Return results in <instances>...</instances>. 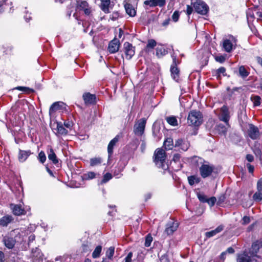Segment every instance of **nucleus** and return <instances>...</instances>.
I'll use <instances>...</instances> for the list:
<instances>
[{
    "label": "nucleus",
    "mask_w": 262,
    "mask_h": 262,
    "mask_svg": "<svg viewBox=\"0 0 262 262\" xmlns=\"http://www.w3.org/2000/svg\"><path fill=\"white\" fill-rule=\"evenodd\" d=\"M193 7L196 12L202 15L206 14L209 10L207 5L200 0H197L194 3Z\"/></svg>",
    "instance_id": "obj_4"
},
{
    "label": "nucleus",
    "mask_w": 262,
    "mask_h": 262,
    "mask_svg": "<svg viewBox=\"0 0 262 262\" xmlns=\"http://www.w3.org/2000/svg\"><path fill=\"white\" fill-rule=\"evenodd\" d=\"M10 207L15 215L20 216L26 213L25 210L20 204H11Z\"/></svg>",
    "instance_id": "obj_12"
},
{
    "label": "nucleus",
    "mask_w": 262,
    "mask_h": 262,
    "mask_svg": "<svg viewBox=\"0 0 262 262\" xmlns=\"http://www.w3.org/2000/svg\"><path fill=\"white\" fill-rule=\"evenodd\" d=\"M226 70L225 68L223 67H220L217 70H216L215 72V74L217 78L220 79L221 75H222L223 76H225L226 75Z\"/></svg>",
    "instance_id": "obj_38"
},
{
    "label": "nucleus",
    "mask_w": 262,
    "mask_h": 262,
    "mask_svg": "<svg viewBox=\"0 0 262 262\" xmlns=\"http://www.w3.org/2000/svg\"><path fill=\"white\" fill-rule=\"evenodd\" d=\"M124 52L126 59H130L135 54V48L128 42H125L123 45Z\"/></svg>",
    "instance_id": "obj_9"
},
{
    "label": "nucleus",
    "mask_w": 262,
    "mask_h": 262,
    "mask_svg": "<svg viewBox=\"0 0 262 262\" xmlns=\"http://www.w3.org/2000/svg\"><path fill=\"white\" fill-rule=\"evenodd\" d=\"M115 248L113 247H110L106 252V256L108 259H111L114 255Z\"/></svg>",
    "instance_id": "obj_44"
},
{
    "label": "nucleus",
    "mask_w": 262,
    "mask_h": 262,
    "mask_svg": "<svg viewBox=\"0 0 262 262\" xmlns=\"http://www.w3.org/2000/svg\"><path fill=\"white\" fill-rule=\"evenodd\" d=\"M224 229V226L223 225H220L217 228H216L214 230H211L210 231L206 232L205 233V236L207 238H210L212 236H215L216 234L221 232Z\"/></svg>",
    "instance_id": "obj_27"
},
{
    "label": "nucleus",
    "mask_w": 262,
    "mask_h": 262,
    "mask_svg": "<svg viewBox=\"0 0 262 262\" xmlns=\"http://www.w3.org/2000/svg\"><path fill=\"white\" fill-rule=\"evenodd\" d=\"M102 251V246H97L93 252L92 253V257L94 258H97L100 257V254Z\"/></svg>",
    "instance_id": "obj_37"
},
{
    "label": "nucleus",
    "mask_w": 262,
    "mask_h": 262,
    "mask_svg": "<svg viewBox=\"0 0 262 262\" xmlns=\"http://www.w3.org/2000/svg\"><path fill=\"white\" fill-rule=\"evenodd\" d=\"M132 257L133 253L132 252H129L124 259L125 262H132Z\"/></svg>",
    "instance_id": "obj_54"
},
{
    "label": "nucleus",
    "mask_w": 262,
    "mask_h": 262,
    "mask_svg": "<svg viewBox=\"0 0 262 262\" xmlns=\"http://www.w3.org/2000/svg\"><path fill=\"white\" fill-rule=\"evenodd\" d=\"M214 58L216 61L221 63L224 62L226 60V57L223 55L215 56Z\"/></svg>",
    "instance_id": "obj_49"
},
{
    "label": "nucleus",
    "mask_w": 262,
    "mask_h": 262,
    "mask_svg": "<svg viewBox=\"0 0 262 262\" xmlns=\"http://www.w3.org/2000/svg\"><path fill=\"white\" fill-rule=\"evenodd\" d=\"M164 146L166 149H171L173 147V140L171 138H167L164 142Z\"/></svg>",
    "instance_id": "obj_33"
},
{
    "label": "nucleus",
    "mask_w": 262,
    "mask_h": 262,
    "mask_svg": "<svg viewBox=\"0 0 262 262\" xmlns=\"http://www.w3.org/2000/svg\"><path fill=\"white\" fill-rule=\"evenodd\" d=\"M219 119L220 121L224 122L228 125L230 118V112L227 105H224L220 109V112L219 115Z\"/></svg>",
    "instance_id": "obj_6"
},
{
    "label": "nucleus",
    "mask_w": 262,
    "mask_h": 262,
    "mask_svg": "<svg viewBox=\"0 0 262 262\" xmlns=\"http://www.w3.org/2000/svg\"><path fill=\"white\" fill-rule=\"evenodd\" d=\"M146 123V119L144 118H141L134 125V132L138 136H142L145 130Z\"/></svg>",
    "instance_id": "obj_5"
},
{
    "label": "nucleus",
    "mask_w": 262,
    "mask_h": 262,
    "mask_svg": "<svg viewBox=\"0 0 262 262\" xmlns=\"http://www.w3.org/2000/svg\"><path fill=\"white\" fill-rule=\"evenodd\" d=\"M191 161V163L196 166H201L202 164L207 163L203 159L197 156L193 157Z\"/></svg>",
    "instance_id": "obj_31"
},
{
    "label": "nucleus",
    "mask_w": 262,
    "mask_h": 262,
    "mask_svg": "<svg viewBox=\"0 0 262 262\" xmlns=\"http://www.w3.org/2000/svg\"><path fill=\"white\" fill-rule=\"evenodd\" d=\"M16 89L19 90H20V91H24V92L27 91V90H29L31 92H33V90L30 89H29L28 88H27V87H24V86H18V87L16 88Z\"/></svg>",
    "instance_id": "obj_57"
},
{
    "label": "nucleus",
    "mask_w": 262,
    "mask_h": 262,
    "mask_svg": "<svg viewBox=\"0 0 262 262\" xmlns=\"http://www.w3.org/2000/svg\"><path fill=\"white\" fill-rule=\"evenodd\" d=\"M152 241V237H151V236L148 235L146 237L145 246L146 247H149Z\"/></svg>",
    "instance_id": "obj_50"
},
{
    "label": "nucleus",
    "mask_w": 262,
    "mask_h": 262,
    "mask_svg": "<svg viewBox=\"0 0 262 262\" xmlns=\"http://www.w3.org/2000/svg\"><path fill=\"white\" fill-rule=\"evenodd\" d=\"M193 11V8L189 5L187 6L186 13L188 15H190Z\"/></svg>",
    "instance_id": "obj_59"
},
{
    "label": "nucleus",
    "mask_w": 262,
    "mask_h": 262,
    "mask_svg": "<svg viewBox=\"0 0 262 262\" xmlns=\"http://www.w3.org/2000/svg\"><path fill=\"white\" fill-rule=\"evenodd\" d=\"M64 126L68 128H71L72 126V123L70 121H66L64 122Z\"/></svg>",
    "instance_id": "obj_62"
},
{
    "label": "nucleus",
    "mask_w": 262,
    "mask_h": 262,
    "mask_svg": "<svg viewBox=\"0 0 262 262\" xmlns=\"http://www.w3.org/2000/svg\"><path fill=\"white\" fill-rule=\"evenodd\" d=\"M166 4L165 0H146L144 2V4L149 6L151 7L159 6L160 7L164 6Z\"/></svg>",
    "instance_id": "obj_15"
},
{
    "label": "nucleus",
    "mask_w": 262,
    "mask_h": 262,
    "mask_svg": "<svg viewBox=\"0 0 262 262\" xmlns=\"http://www.w3.org/2000/svg\"><path fill=\"white\" fill-rule=\"evenodd\" d=\"M231 40L227 39H225L223 43V47L224 50L228 53H230L232 51L233 46V43L236 44L237 41V39L234 37L231 36Z\"/></svg>",
    "instance_id": "obj_10"
},
{
    "label": "nucleus",
    "mask_w": 262,
    "mask_h": 262,
    "mask_svg": "<svg viewBox=\"0 0 262 262\" xmlns=\"http://www.w3.org/2000/svg\"><path fill=\"white\" fill-rule=\"evenodd\" d=\"M168 53L167 50L163 46L158 47L156 49V55L158 57H161Z\"/></svg>",
    "instance_id": "obj_32"
},
{
    "label": "nucleus",
    "mask_w": 262,
    "mask_h": 262,
    "mask_svg": "<svg viewBox=\"0 0 262 262\" xmlns=\"http://www.w3.org/2000/svg\"><path fill=\"white\" fill-rule=\"evenodd\" d=\"M187 120L189 125L199 126L203 122L202 114L200 111L192 110L189 112Z\"/></svg>",
    "instance_id": "obj_1"
},
{
    "label": "nucleus",
    "mask_w": 262,
    "mask_h": 262,
    "mask_svg": "<svg viewBox=\"0 0 262 262\" xmlns=\"http://www.w3.org/2000/svg\"><path fill=\"white\" fill-rule=\"evenodd\" d=\"M170 72L171 76L172 77L173 79L175 81H178L179 79L180 71L177 67L171 66Z\"/></svg>",
    "instance_id": "obj_30"
},
{
    "label": "nucleus",
    "mask_w": 262,
    "mask_h": 262,
    "mask_svg": "<svg viewBox=\"0 0 262 262\" xmlns=\"http://www.w3.org/2000/svg\"><path fill=\"white\" fill-rule=\"evenodd\" d=\"M260 246H259L257 241L253 243L252 245V251L253 253H257L258 251Z\"/></svg>",
    "instance_id": "obj_48"
},
{
    "label": "nucleus",
    "mask_w": 262,
    "mask_h": 262,
    "mask_svg": "<svg viewBox=\"0 0 262 262\" xmlns=\"http://www.w3.org/2000/svg\"><path fill=\"white\" fill-rule=\"evenodd\" d=\"M243 223L242 224L243 225H246V224H248V223H250V217H248V216H244V217L243 218Z\"/></svg>",
    "instance_id": "obj_55"
},
{
    "label": "nucleus",
    "mask_w": 262,
    "mask_h": 262,
    "mask_svg": "<svg viewBox=\"0 0 262 262\" xmlns=\"http://www.w3.org/2000/svg\"><path fill=\"white\" fill-rule=\"evenodd\" d=\"M239 74L242 78H245L249 75V72L244 66H242L239 68Z\"/></svg>",
    "instance_id": "obj_40"
},
{
    "label": "nucleus",
    "mask_w": 262,
    "mask_h": 262,
    "mask_svg": "<svg viewBox=\"0 0 262 262\" xmlns=\"http://www.w3.org/2000/svg\"><path fill=\"white\" fill-rule=\"evenodd\" d=\"M48 159L52 162V163L57 165L59 163L58 159L57 158L55 153L54 151V150L52 148H50L48 151Z\"/></svg>",
    "instance_id": "obj_25"
},
{
    "label": "nucleus",
    "mask_w": 262,
    "mask_h": 262,
    "mask_svg": "<svg viewBox=\"0 0 262 262\" xmlns=\"http://www.w3.org/2000/svg\"><path fill=\"white\" fill-rule=\"evenodd\" d=\"M246 159L249 162H252L254 160V157L253 155L251 154H248L246 156Z\"/></svg>",
    "instance_id": "obj_60"
},
{
    "label": "nucleus",
    "mask_w": 262,
    "mask_h": 262,
    "mask_svg": "<svg viewBox=\"0 0 262 262\" xmlns=\"http://www.w3.org/2000/svg\"><path fill=\"white\" fill-rule=\"evenodd\" d=\"M37 159L39 160V161L42 164H43L45 162L46 160V156L44 151H41L38 154Z\"/></svg>",
    "instance_id": "obj_45"
},
{
    "label": "nucleus",
    "mask_w": 262,
    "mask_h": 262,
    "mask_svg": "<svg viewBox=\"0 0 262 262\" xmlns=\"http://www.w3.org/2000/svg\"><path fill=\"white\" fill-rule=\"evenodd\" d=\"M35 239V236L34 234H31L29 236L28 238V244H29L30 243L33 242Z\"/></svg>",
    "instance_id": "obj_63"
},
{
    "label": "nucleus",
    "mask_w": 262,
    "mask_h": 262,
    "mask_svg": "<svg viewBox=\"0 0 262 262\" xmlns=\"http://www.w3.org/2000/svg\"><path fill=\"white\" fill-rule=\"evenodd\" d=\"M214 169V166L209 165L207 162L202 164L199 167L200 173L203 178H206L211 176Z\"/></svg>",
    "instance_id": "obj_3"
},
{
    "label": "nucleus",
    "mask_w": 262,
    "mask_h": 262,
    "mask_svg": "<svg viewBox=\"0 0 262 262\" xmlns=\"http://www.w3.org/2000/svg\"><path fill=\"white\" fill-rule=\"evenodd\" d=\"M156 45H157V42L155 40L149 39L148 40L146 48L147 49H152L155 48V47H156Z\"/></svg>",
    "instance_id": "obj_46"
},
{
    "label": "nucleus",
    "mask_w": 262,
    "mask_h": 262,
    "mask_svg": "<svg viewBox=\"0 0 262 262\" xmlns=\"http://www.w3.org/2000/svg\"><path fill=\"white\" fill-rule=\"evenodd\" d=\"M257 191L254 193L252 199L256 202H259L262 200V178L258 180L256 185Z\"/></svg>",
    "instance_id": "obj_8"
},
{
    "label": "nucleus",
    "mask_w": 262,
    "mask_h": 262,
    "mask_svg": "<svg viewBox=\"0 0 262 262\" xmlns=\"http://www.w3.org/2000/svg\"><path fill=\"white\" fill-rule=\"evenodd\" d=\"M251 257L247 254H242L237 258V262H251Z\"/></svg>",
    "instance_id": "obj_39"
},
{
    "label": "nucleus",
    "mask_w": 262,
    "mask_h": 262,
    "mask_svg": "<svg viewBox=\"0 0 262 262\" xmlns=\"http://www.w3.org/2000/svg\"><path fill=\"white\" fill-rule=\"evenodd\" d=\"M198 199H199V200L201 202L206 203V201H207V200L208 198L204 194L199 193V194H198Z\"/></svg>",
    "instance_id": "obj_53"
},
{
    "label": "nucleus",
    "mask_w": 262,
    "mask_h": 262,
    "mask_svg": "<svg viewBox=\"0 0 262 262\" xmlns=\"http://www.w3.org/2000/svg\"><path fill=\"white\" fill-rule=\"evenodd\" d=\"M118 141V136H116L109 143L107 146V151L108 154V157L110 158L113 153V148L114 146Z\"/></svg>",
    "instance_id": "obj_24"
},
{
    "label": "nucleus",
    "mask_w": 262,
    "mask_h": 262,
    "mask_svg": "<svg viewBox=\"0 0 262 262\" xmlns=\"http://www.w3.org/2000/svg\"><path fill=\"white\" fill-rule=\"evenodd\" d=\"M216 198L214 196L211 197L209 199H207L206 203H208V204L211 206H213L215 202H216Z\"/></svg>",
    "instance_id": "obj_52"
},
{
    "label": "nucleus",
    "mask_w": 262,
    "mask_h": 262,
    "mask_svg": "<svg viewBox=\"0 0 262 262\" xmlns=\"http://www.w3.org/2000/svg\"><path fill=\"white\" fill-rule=\"evenodd\" d=\"M246 166L248 168V171L250 173H252L253 172L254 169V166L253 165H252L251 164H250V163L247 164Z\"/></svg>",
    "instance_id": "obj_56"
},
{
    "label": "nucleus",
    "mask_w": 262,
    "mask_h": 262,
    "mask_svg": "<svg viewBox=\"0 0 262 262\" xmlns=\"http://www.w3.org/2000/svg\"><path fill=\"white\" fill-rule=\"evenodd\" d=\"M13 220V217L11 215H5L0 219V225L3 227H6Z\"/></svg>",
    "instance_id": "obj_29"
},
{
    "label": "nucleus",
    "mask_w": 262,
    "mask_h": 262,
    "mask_svg": "<svg viewBox=\"0 0 262 262\" xmlns=\"http://www.w3.org/2000/svg\"><path fill=\"white\" fill-rule=\"evenodd\" d=\"M180 14L179 12L175 11L172 15V19L174 22H177L179 18Z\"/></svg>",
    "instance_id": "obj_51"
},
{
    "label": "nucleus",
    "mask_w": 262,
    "mask_h": 262,
    "mask_svg": "<svg viewBox=\"0 0 262 262\" xmlns=\"http://www.w3.org/2000/svg\"><path fill=\"white\" fill-rule=\"evenodd\" d=\"M101 9L105 13H108L110 12L109 9L111 8V0H100Z\"/></svg>",
    "instance_id": "obj_26"
},
{
    "label": "nucleus",
    "mask_w": 262,
    "mask_h": 262,
    "mask_svg": "<svg viewBox=\"0 0 262 262\" xmlns=\"http://www.w3.org/2000/svg\"><path fill=\"white\" fill-rule=\"evenodd\" d=\"M66 104L62 102H56L53 103L50 106L49 113L50 114L55 112L57 110L62 109Z\"/></svg>",
    "instance_id": "obj_23"
},
{
    "label": "nucleus",
    "mask_w": 262,
    "mask_h": 262,
    "mask_svg": "<svg viewBox=\"0 0 262 262\" xmlns=\"http://www.w3.org/2000/svg\"><path fill=\"white\" fill-rule=\"evenodd\" d=\"M189 143L186 141L182 139H179L175 142L174 146L179 147L184 151H186L189 147Z\"/></svg>",
    "instance_id": "obj_18"
},
{
    "label": "nucleus",
    "mask_w": 262,
    "mask_h": 262,
    "mask_svg": "<svg viewBox=\"0 0 262 262\" xmlns=\"http://www.w3.org/2000/svg\"><path fill=\"white\" fill-rule=\"evenodd\" d=\"M120 41L117 38H114L110 41L108 45V50L111 53H115L117 52L120 47Z\"/></svg>",
    "instance_id": "obj_14"
},
{
    "label": "nucleus",
    "mask_w": 262,
    "mask_h": 262,
    "mask_svg": "<svg viewBox=\"0 0 262 262\" xmlns=\"http://www.w3.org/2000/svg\"><path fill=\"white\" fill-rule=\"evenodd\" d=\"M101 162L102 159L100 157H95L90 159V165L91 166H95L101 164Z\"/></svg>",
    "instance_id": "obj_42"
},
{
    "label": "nucleus",
    "mask_w": 262,
    "mask_h": 262,
    "mask_svg": "<svg viewBox=\"0 0 262 262\" xmlns=\"http://www.w3.org/2000/svg\"><path fill=\"white\" fill-rule=\"evenodd\" d=\"M250 99L253 102L254 106H258L260 105L261 98L260 96L258 95H252Z\"/></svg>",
    "instance_id": "obj_36"
},
{
    "label": "nucleus",
    "mask_w": 262,
    "mask_h": 262,
    "mask_svg": "<svg viewBox=\"0 0 262 262\" xmlns=\"http://www.w3.org/2000/svg\"><path fill=\"white\" fill-rule=\"evenodd\" d=\"M230 127L229 123H228V125L225 124L224 125L222 123H219L217 124L215 127V129L218 133L219 134L226 135L227 129Z\"/></svg>",
    "instance_id": "obj_20"
},
{
    "label": "nucleus",
    "mask_w": 262,
    "mask_h": 262,
    "mask_svg": "<svg viewBox=\"0 0 262 262\" xmlns=\"http://www.w3.org/2000/svg\"><path fill=\"white\" fill-rule=\"evenodd\" d=\"M32 154L31 150H23L19 149L18 153V160L20 162H25L30 155Z\"/></svg>",
    "instance_id": "obj_22"
},
{
    "label": "nucleus",
    "mask_w": 262,
    "mask_h": 262,
    "mask_svg": "<svg viewBox=\"0 0 262 262\" xmlns=\"http://www.w3.org/2000/svg\"><path fill=\"white\" fill-rule=\"evenodd\" d=\"M178 227V224L173 221L169 222L166 225V228L165 232L167 235L172 234L173 233L177 230Z\"/></svg>",
    "instance_id": "obj_16"
},
{
    "label": "nucleus",
    "mask_w": 262,
    "mask_h": 262,
    "mask_svg": "<svg viewBox=\"0 0 262 262\" xmlns=\"http://www.w3.org/2000/svg\"><path fill=\"white\" fill-rule=\"evenodd\" d=\"M172 64H171V66H176L177 67V57L175 55H172Z\"/></svg>",
    "instance_id": "obj_61"
},
{
    "label": "nucleus",
    "mask_w": 262,
    "mask_h": 262,
    "mask_svg": "<svg viewBox=\"0 0 262 262\" xmlns=\"http://www.w3.org/2000/svg\"><path fill=\"white\" fill-rule=\"evenodd\" d=\"M84 103L86 105L94 104L96 103V96L90 93H84L82 95Z\"/></svg>",
    "instance_id": "obj_13"
},
{
    "label": "nucleus",
    "mask_w": 262,
    "mask_h": 262,
    "mask_svg": "<svg viewBox=\"0 0 262 262\" xmlns=\"http://www.w3.org/2000/svg\"><path fill=\"white\" fill-rule=\"evenodd\" d=\"M248 134L249 137L253 140L258 139L260 136L258 127L252 124H249Z\"/></svg>",
    "instance_id": "obj_11"
},
{
    "label": "nucleus",
    "mask_w": 262,
    "mask_h": 262,
    "mask_svg": "<svg viewBox=\"0 0 262 262\" xmlns=\"http://www.w3.org/2000/svg\"><path fill=\"white\" fill-rule=\"evenodd\" d=\"M57 133L58 134L60 135H67L68 132L67 129H66L61 123H57Z\"/></svg>",
    "instance_id": "obj_35"
},
{
    "label": "nucleus",
    "mask_w": 262,
    "mask_h": 262,
    "mask_svg": "<svg viewBox=\"0 0 262 262\" xmlns=\"http://www.w3.org/2000/svg\"><path fill=\"white\" fill-rule=\"evenodd\" d=\"M124 8L126 13L130 16L134 17L136 14V11L132 5L126 3L124 5Z\"/></svg>",
    "instance_id": "obj_28"
},
{
    "label": "nucleus",
    "mask_w": 262,
    "mask_h": 262,
    "mask_svg": "<svg viewBox=\"0 0 262 262\" xmlns=\"http://www.w3.org/2000/svg\"><path fill=\"white\" fill-rule=\"evenodd\" d=\"M32 252L33 262L43 261V254L40 249L36 248L35 249L32 250Z\"/></svg>",
    "instance_id": "obj_17"
},
{
    "label": "nucleus",
    "mask_w": 262,
    "mask_h": 262,
    "mask_svg": "<svg viewBox=\"0 0 262 262\" xmlns=\"http://www.w3.org/2000/svg\"><path fill=\"white\" fill-rule=\"evenodd\" d=\"M169 21H170V18H168L166 19L162 23V26H164V27L167 26L169 24Z\"/></svg>",
    "instance_id": "obj_64"
},
{
    "label": "nucleus",
    "mask_w": 262,
    "mask_h": 262,
    "mask_svg": "<svg viewBox=\"0 0 262 262\" xmlns=\"http://www.w3.org/2000/svg\"><path fill=\"white\" fill-rule=\"evenodd\" d=\"M112 178V176L111 173L109 172H107L106 174H105L103 176V179L101 181L102 183H105L107 182H108L109 180H110Z\"/></svg>",
    "instance_id": "obj_47"
},
{
    "label": "nucleus",
    "mask_w": 262,
    "mask_h": 262,
    "mask_svg": "<svg viewBox=\"0 0 262 262\" xmlns=\"http://www.w3.org/2000/svg\"><path fill=\"white\" fill-rule=\"evenodd\" d=\"M167 123L170 125L176 126L178 125V121L176 117L174 116H171L167 117L165 118Z\"/></svg>",
    "instance_id": "obj_34"
},
{
    "label": "nucleus",
    "mask_w": 262,
    "mask_h": 262,
    "mask_svg": "<svg viewBox=\"0 0 262 262\" xmlns=\"http://www.w3.org/2000/svg\"><path fill=\"white\" fill-rule=\"evenodd\" d=\"M252 150L255 156L259 158V160H262V151L260 149V144L258 142H255L252 147Z\"/></svg>",
    "instance_id": "obj_21"
},
{
    "label": "nucleus",
    "mask_w": 262,
    "mask_h": 262,
    "mask_svg": "<svg viewBox=\"0 0 262 262\" xmlns=\"http://www.w3.org/2000/svg\"><path fill=\"white\" fill-rule=\"evenodd\" d=\"M3 242L7 248L8 249H12L16 243V239L12 237L5 236Z\"/></svg>",
    "instance_id": "obj_19"
},
{
    "label": "nucleus",
    "mask_w": 262,
    "mask_h": 262,
    "mask_svg": "<svg viewBox=\"0 0 262 262\" xmlns=\"http://www.w3.org/2000/svg\"><path fill=\"white\" fill-rule=\"evenodd\" d=\"M188 180L190 185H193L194 183H198L200 182L199 178L194 176L189 177L188 178Z\"/></svg>",
    "instance_id": "obj_43"
},
{
    "label": "nucleus",
    "mask_w": 262,
    "mask_h": 262,
    "mask_svg": "<svg viewBox=\"0 0 262 262\" xmlns=\"http://www.w3.org/2000/svg\"><path fill=\"white\" fill-rule=\"evenodd\" d=\"M180 157H181L180 155H179L178 154H174L173 155L172 160L176 163L178 162L179 161Z\"/></svg>",
    "instance_id": "obj_58"
},
{
    "label": "nucleus",
    "mask_w": 262,
    "mask_h": 262,
    "mask_svg": "<svg viewBox=\"0 0 262 262\" xmlns=\"http://www.w3.org/2000/svg\"><path fill=\"white\" fill-rule=\"evenodd\" d=\"M96 173L93 171H88L83 175V179L86 180H91L95 178Z\"/></svg>",
    "instance_id": "obj_41"
},
{
    "label": "nucleus",
    "mask_w": 262,
    "mask_h": 262,
    "mask_svg": "<svg viewBox=\"0 0 262 262\" xmlns=\"http://www.w3.org/2000/svg\"><path fill=\"white\" fill-rule=\"evenodd\" d=\"M77 8L79 10L83 11L84 14L89 15L91 13V7L85 1H77Z\"/></svg>",
    "instance_id": "obj_7"
},
{
    "label": "nucleus",
    "mask_w": 262,
    "mask_h": 262,
    "mask_svg": "<svg viewBox=\"0 0 262 262\" xmlns=\"http://www.w3.org/2000/svg\"><path fill=\"white\" fill-rule=\"evenodd\" d=\"M166 158V152L161 148L157 149L154 153V162L158 167L165 168L164 162Z\"/></svg>",
    "instance_id": "obj_2"
}]
</instances>
